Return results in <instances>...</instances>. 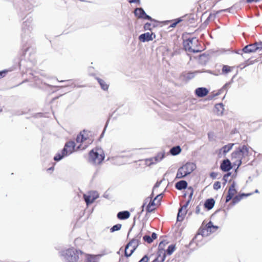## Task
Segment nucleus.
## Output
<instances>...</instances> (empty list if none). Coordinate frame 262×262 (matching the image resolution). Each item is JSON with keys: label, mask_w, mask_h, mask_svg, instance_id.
<instances>
[{"label": "nucleus", "mask_w": 262, "mask_h": 262, "mask_svg": "<svg viewBox=\"0 0 262 262\" xmlns=\"http://www.w3.org/2000/svg\"><path fill=\"white\" fill-rule=\"evenodd\" d=\"M75 146V142L73 141L66 142L61 151L56 154L54 157V160L56 162H59L63 158L69 156L74 150Z\"/></svg>", "instance_id": "1"}, {"label": "nucleus", "mask_w": 262, "mask_h": 262, "mask_svg": "<svg viewBox=\"0 0 262 262\" xmlns=\"http://www.w3.org/2000/svg\"><path fill=\"white\" fill-rule=\"evenodd\" d=\"M83 253L79 250H75L73 248L69 249L62 252V256L65 262H78L80 255Z\"/></svg>", "instance_id": "2"}, {"label": "nucleus", "mask_w": 262, "mask_h": 262, "mask_svg": "<svg viewBox=\"0 0 262 262\" xmlns=\"http://www.w3.org/2000/svg\"><path fill=\"white\" fill-rule=\"evenodd\" d=\"M105 158V155L102 149L100 147H96L89 152V161L93 163L101 164Z\"/></svg>", "instance_id": "3"}, {"label": "nucleus", "mask_w": 262, "mask_h": 262, "mask_svg": "<svg viewBox=\"0 0 262 262\" xmlns=\"http://www.w3.org/2000/svg\"><path fill=\"white\" fill-rule=\"evenodd\" d=\"M196 166L193 163L187 162L178 169L176 179H182L191 173L195 169Z\"/></svg>", "instance_id": "4"}, {"label": "nucleus", "mask_w": 262, "mask_h": 262, "mask_svg": "<svg viewBox=\"0 0 262 262\" xmlns=\"http://www.w3.org/2000/svg\"><path fill=\"white\" fill-rule=\"evenodd\" d=\"M153 195L154 193L152 192L149 197L144 200L142 205V208H144L146 206L145 209L146 212L150 213L155 209V208H154V206L157 205L156 201L159 197L161 196V198L164 195V191L157 195L154 200L152 199Z\"/></svg>", "instance_id": "5"}, {"label": "nucleus", "mask_w": 262, "mask_h": 262, "mask_svg": "<svg viewBox=\"0 0 262 262\" xmlns=\"http://www.w3.org/2000/svg\"><path fill=\"white\" fill-rule=\"evenodd\" d=\"M249 152V147H248L247 145H243L242 146H239L231 153V159H237L239 158L240 156H242L241 158L242 159L243 158L248 156Z\"/></svg>", "instance_id": "6"}, {"label": "nucleus", "mask_w": 262, "mask_h": 262, "mask_svg": "<svg viewBox=\"0 0 262 262\" xmlns=\"http://www.w3.org/2000/svg\"><path fill=\"white\" fill-rule=\"evenodd\" d=\"M202 72L207 73L211 74H214L213 72L210 70H203V71L196 70L194 71H185L181 73V77L184 80L188 81L193 78L196 74Z\"/></svg>", "instance_id": "7"}, {"label": "nucleus", "mask_w": 262, "mask_h": 262, "mask_svg": "<svg viewBox=\"0 0 262 262\" xmlns=\"http://www.w3.org/2000/svg\"><path fill=\"white\" fill-rule=\"evenodd\" d=\"M236 165V162L231 163L228 158L223 160L220 164V168L223 172H230L231 170Z\"/></svg>", "instance_id": "8"}, {"label": "nucleus", "mask_w": 262, "mask_h": 262, "mask_svg": "<svg viewBox=\"0 0 262 262\" xmlns=\"http://www.w3.org/2000/svg\"><path fill=\"white\" fill-rule=\"evenodd\" d=\"M32 21L31 17L28 18L25 21H24L22 25V31L21 38L23 42H26L25 38L27 35H28L30 32V24Z\"/></svg>", "instance_id": "9"}, {"label": "nucleus", "mask_w": 262, "mask_h": 262, "mask_svg": "<svg viewBox=\"0 0 262 262\" xmlns=\"http://www.w3.org/2000/svg\"><path fill=\"white\" fill-rule=\"evenodd\" d=\"M134 14L137 18L143 20H148L151 16L148 15L143 8L137 7L135 9Z\"/></svg>", "instance_id": "10"}, {"label": "nucleus", "mask_w": 262, "mask_h": 262, "mask_svg": "<svg viewBox=\"0 0 262 262\" xmlns=\"http://www.w3.org/2000/svg\"><path fill=\"white\" fill-rule=\"evenodd\" d=\"M155 38L156 34L153 32H145L140 34L138 37L139 40L142 42L151 41Z\"/></svg>", "instance_id": "11"}, {"label": "nucleus", "mask_w": 262, "mask_h": 262, "mask_svg": "<svg viewBox=\"0 0 262 262\" xmlns=\"http://www.w3.org/2000/svg\"><path fill=\"white\" fill-rule=\"evenodd\" d=\"M164 158V151H161L160 154L154 157L150 158L149 159H146V164L147 166H150L152 164H154L157 163L158 162H160Z\"/></svg>", "instance_id": "12"}, {"label": "nucleus", "mask_w": 262, "mask_h": 262, "mask_svg": "<svg viewBox=\"0 0 262 262\" xmlns=\"http://www.w3.org/2000/svg\"><path fill=\"white\" fill-rule=\"evenodd\" d=\"M209 92V90L205 87H199L194 91L195 96L199 98H203L207 96Z\"/></svg>", "instance_id": "13"}, {"label": "nucleus", "mask_w": 262, "mask_h": 262, "mask_svg": "<svg viewBox=\"0 0 262 262\" xmlns=\"http://www.w3.org/2000/svg\"><path fill=\"white\" fill-rule=\"evenodd\" d=\"M242 51L244 53L246 54L256 52L257 50L255 42L245 46L244 48H243Z\"/></svg>", "instance_id": "14"}, {"label": "nucleus", "mask_w": 262, "mask_h": 262, "mask_svg": "<svg viewBox=\"0 0 262 262\" xmlns=\"http://www.w3.org/2000/svg\"><path fill=\"white\" fill-rule=\"evenodd\" d=\"M234 145V143H230L223 146L221 148L219 149V156L221 157V156H220L221 154H222L225 156L226 154L232 149Z\"/></svg>", "instance_id": "15"}, {"label": "nucleus", "mask_w": 262, "mask_h": 262, "mask_svg": "<svg viewBox=\"0 0 262 262\" xmlns=\"http://www.w3.org/2000/svg\"><path fill=\"white\" fill-rule=\"evenodd\" d=\"M182 21H183V19L181 17L172 20H165V26L170 24L167 27V29L168 30L171 28H175L178 24Z\"/></svg>", "instance_id": "16"}, {"label": "nucleus", "mask_w": 262, "mask_h": 262, "mask_svg": "<svg viewBox=\"0 0 262 262\" xmlns=\"http://www.w3.org/2000/svg\"><path fill=\"white\" fill-rule=\"evenodd\" d=\"M138 229H149L151 227L150 223L147 219H143L142 220H139L137 227Z\"/></svg>", "instance_id": "17"}, {"label": "nucleus", "mask_w": 262, "mask_h": 262, "mask_svg": "<svg viewBox=\"0 0 262 262\" xmlns=\"http://www.w3.org/2000/svg\"><path fill=\"white\" fill-rule=\"evenodd\" d=\"M174 187L178 190H182L188 189L189 186H188V183L186 180H181L175 183Z\"/></svg>", "instance_id": "18"}, {"label": "nucleus", "mask_w": 262, "mask_h": 262, "mask_svg": "<svg viewBox=\"0 0 262 262\" xmlns=\"http://www.w3.org/2000/svg\"><path fill=\"white\" fill-rule=\"evenodd\" d=\"M215 201L213 198L207 199L204 203V208L208 211L212 209L214 206Z\"/></svg>", "instance_id": "19"}, {"label": "nucleus", "mask_w": 262, "mask_h": 262, "mask_svg": "<svg viewBox=\"0 0 262 262\" xmlns=\"http://www.w3.org/2000/svg\"><path fill=\"white\" fill-rule=\"evenodd\" d=\"M209 54L204 53L203 54H200L199 56L198 60L199 64L204 66L206 65L207 62L209 60Z\"/></svg>", "instance_id": "20"}, {"label": "nucleus", "mask_w": 262, "mask_h": 262, "mask_svg": "<svg viewBox=\"0 0 262 262\" xmlns=\"http://www.w3.org/2000/svg\"><path fill=\"white\" fill-rule=\"evenodd\" d=\"M138 245V240L136 239H132L129 243L126 245V249L127 250L128 247H131L129 252L130 254H132L135 249L137 248Z\"/></svg>", "instance_id": "21"}, {"label": "nucleus", "mask_w": 262, "mask_h": 262, "mask_svg": "<svg viewBox=\"0 0 262 262\" xmlns=\"http://www.w3.org/2000/svg\"><path fill=\"white\" fill-rule=\"evenodd\" d=\"M182 151V148L180 145H176L172 147L167 154L173 156H177Z\"/></svg>", "instance_id": "22"}, {"label": "nucleus", "mask_w": 262, "mask_h": 262, "mask_svg": "<svg viewBox=\"0 0 262 262\" xmlns=\"http://www.w3.org/2000/svg\"><path fill=\"white\" fill-rule=\"evenodd\" d=\"M217 14H216V12L214 13H210L206 19L201 25V27L205 28L211 20H213L216 18Z\"/></svg>", "instance_id": "23"}, {"label": "nucleus", "mask_w": 262, "mask_h": 262, "mask_svg": "<svg viewBox=\"0 0 262 262\" xmlns=\"http://www.w3.org/2000/svg\"><path fill=\"white\" fill-rule=\"evenodd\" d=\"M194 41L198 42V40L196 39V38L195 37H193V38H188L186 40H184L183 46L186 51H188V48L189 47H192L191 46H190V45H192L194 42Z\"/></svg>", "instance_id": "24"}, {"label": "nucleus", "mask_w": 262, "mask_h": 262, "mask_svg": "<svg viewBox=\"0 0 262 262\" xmlns=\"http://www.w3.org/2000/svg\"><path fill=\"white\" fill-rule=\"evenodd\" d=\"M214 111L219 116H222L224 111V105L222 102L217 103L214 106Z\"/></svg>", "instance_id": "25"}, {"label": "nucleus", "mask_w": 262, "mask_h": 262, "mask_svg": "<svg viewBox=\"0 0 262 262\" xmlns=\"http://www.w3.org/2000/svg\"><path fill=\"white\" fill-rule=\"evenodd\" d=\"M130 212L127 210L121 211L118 212L117 216L119 220H126L129 217Z\"/></svg>", "instance_id": "26"}, {"label": "nucleus", "mask_w": 262, "mask_h": 262, "mask_svg": "<svg viewBox=\"0 0 262 262\" xmlns=\"http://www.w3.org/2000/svg\"><path fill=\"white\" fill-rule=\"evenodd\" d=\"M181 17L182 18L183 21L187 20L189 22L190 24H193L194 23L195 18V15L194 14H185Z\"/></svg>", "instance_id": "27"}, {"label": "nucleus", "mask_w": 262, "mask_h": 262, "mask_svg": "<svg viewBox=\"0 0 262 262\" xmlns=\"http://www.w3.org/2000/svg\"><path fill=\"white\" fill-rule=\"evenodd\" d=\"M95 78L103 90L107 91L108 89L109 85L107 84L104 80L98 77H96Z\"/></svg>", "instance_id": "28"}, {"label": "nucleus", "mask_w": 262, "mask_h": 262, "mask_svg": "<svg viewBox=\"0 0 262 262\" xmlns=\"http://www.w3.org/2000/svg\"><path fill=\"white\" fill-rule=\"evenodd\" d=\"M149 21L152 23V28H156L159 26L162 27L164 25V21H159L151 17V18L148 19Z\"/></svg>", "instance_id": "29"}, {"label": "nucleus", "mask_w": 262, "mask_h": 262, "mask_svg": "<svg viewBox=\"0 0 262 262\" xmlns=\"http://www.w3.org/2000/svg\"><path fill=\"white\" fill-rule=\"evenodd\" d=\"M158 255L157 258L152 262H163L164 261V251L162 249H159Z\"/></svg>", "instance_id": "30"}, {"label": "nucleus", "mask_w": 262, "mask_h": 262, "mask_svg": "<svg viewBox=\"0 0 262 262\" xmlns=\"http://www.w3.org/2000/svg\"><path fill=\"white\" fill-rule=\"evenodd\" d=\"M157 238V234L155 233H152L151 236L149 235H146L143 237L144 240L148 243H151L153 239Z\"/></svg>", "instance_id": "31"}, {"label": "nucleus", "mask_w": 262, "mask_h": 262, "mask_svg": "<svg viewBox=\"0 0 262 262\" xmlns=\"http://www.w3.org/2000/svg\"><path fill=\"white\" fill-rule=\"evenodd\" d=\"M243 199L241 193H239L237 195H235L233 198L232 202L229 204V206H233L236 203H238Z\"/></svg>", "instance_id": "32"}, {"label": "nucleus", "mask_w": 262, "mask_h": 262, "mask_svg": "<svg viewBox=\"0 0 262 262\" xmlns=\"http://www.w3.org/2000/svg\"><path fill=\"white\" fill-rule=\"evenodd\" d=\"M88 262H96L101 255H86Z\"/></svg>", "instance_id": "33"}, {"label": "nucleus", "mask_w": 262, "mask_h": 262, "mask_svg": "<svg viewBox=\"0 0 262 262\" xmlns=\"http://www.w3.org/2000/svg\"><path fill=\"white\" fill-rule=\"evenodd\" d=\"M187 211L185 210L183 213L182 211H180V210L178 209V212L177 214V222H182L184 220V217L186 214Z\"/></svg>", "instance_id": "34"}, {"label": "nucleus", "mask_w": 262, "mask_h": 262, "mask_svg": "<svg viewBox=\"0 0 262 262\" xmlns=\"http://www.w3.org/2000/svg\"><path fill=\"white\" fill-rule=\"evenodd\" d=\"M237 162H238L237 167L236 168H234V173L233 174L231 173V177L233 179H235L237 177L238 168L242 164V158H240L239 160H238Z\"/></svg>", "instance_id": "35"}, {"label": "nucleus", "mask_w": 262, "mask_h": 262, "mask_svg": "<svg viewBox=\"0 0 262 262\" xmlns=\"http://www.w3.org/2000/svg\"><path fill=\"white\" fill-rule=\"evenodd\" d=\"M84 199L86 205L91 204L95 201V198H92L90 194L88 195H84Z\"/></svg>", "instance_id": "36"}, {"label": "nucleus", "mask_w": 262, "mask_h": 262, "mask_svg": "<svg viewBox=\"0 0 262 262\" xmlns=\"http://www.w3.org/2000/svg\"><path fill=\"white\" fill-rule=\"evenodd\" d=\"M232 70V68L228 66V65H223V67L222 69V74L225 75L227 74L230 72H231Z\"/></svg>", "instance_id": "37"}, {"label": "nucleus", "mask_w": 262, "mask_h": 262, "mask_svg": "<svg viewBox=\"0 0 262 262\" xmlns=\"http://www.w3.org/2000/svg\"><path fill=\"white\" fill-rule=\"evenodd\" d=\"M204 221L203 222L202 225L198 229H211L213 226V223L212 221H210L208 223H207L205 227H204Z\"/></svg>", "instance_id": "38"}, {"label": "nucleus", "mask_w": 262, "mask_h": 262, "mask_svg": "<svg viewBox=\"0 0 262 262\" xmlns=\"http://www.w3.org/2000/svg\"><path fill=\"white\" fill-rule=\"evenodd\" d=\"M87 138L84 136L83 134L80 132L76 137V141L77 143H82L85 140H86Z\"/></svg>", "instance_id": "39"}, {"label": "nucleus", "mask_w": 262, "mask_h": 262, "mask_svg": "<svg viewBox=\"0 0 262 262\" xmlns=\"http://www.w3.org/2000/svg\"><path fill=\"white\" fill-rule=\"evenodd\" d=\"M235 192L231 191V190H228L227 194L226 197V203L229 202L232 198H234L233 196Z\"/></svg>", "instance_id": "40"}, {"label": "nucleus", "mask_w": 262, "mask_h": 262, "mask_svg": "<svg viewBox=\"0 0 262 262\" xmlns=\"http://www.w3.org/2000/svg\"><path fill=\"white\" fill-rule=\"evenodd\" d=\"M212 230H199V232L196 234L195 236V238H198L200 235H201L202 236H207L209 235Z\"/></svg>", "instance_id": "41"}, {"label": "nucleus", "mask_w": 262, "mask_h": 262, "mask_svg": "<svg viewBox=\"0 0 262 262\" xmlns=\"http://www.w3.org/2000/svg\"><path fill=\"white\" fill-rule=\"evenodd\" d=\"M152 23L151 22H147L144 24L143 29L145 31L148 30L151 31L152 29Z\"/></svg>", "instance_id": "42"}, {"label": "nucleus", "mask_w": 262, "mask_h": 262, "mask_svg": "<svg viewBox=\"0 0 262 262\" xmlns=\"http://www.w3.org/2000/svg\"><path fill=\"white\" fill-rule=\"evenodd\" d=\"M229 177H231V172H227L223 176L222 180L223 181V184L224 186H225L227 184L228 182V178Z\"/></svg>", "instance_id": "43"}, {"label": "nucleus", "mask_w": 262, "mask_h": 262, "mask_svg": "<svg viewBox=\"0 0 262 262\" xmlns=\"http://www.w3.org/2000/svg\"><path fill=\"white\" fill-rule=\"evenodd\" d=\"M255 61L256 60H250L249 59L246 60L244 63L241 64V66H244L242 69L245 68L247 66L254 64Z\"/></svg>", "instance_id": "44"}, {"label": "nucleus", "mask_w": 262, "mask_h": 262, "mask_svg": "<svg viewBox=\"0 0 262 262\" xmlns=\"http://www.w3.org/2000/svg\"><path fill=\"white\" fill-rule=\"evenodd\" d=\"M187 190H188V191H189V192L188 194V200H190L191 201V200H192V198L193 196V195L194 189H193V187L192 186H190L188 187Z\"/></svg>", "instance_id": "45"}, {"label": "nucleus", "mask_w": 262, "mask_h": 262, "mask_svg": "<svg viewBox=\"0 0 262 262\" xmlns=\"http://www.w3.org/2000/svg\"><path fill=\"white\" fill-rule=\"evenodd\" d=\"M176 250V247L174 245H171L168 246L166 250V252L168 255H171Z\"/></svg>", "instance_id": "46"}, {"label": "nucleus", "mask_w": 262, "mask_h": 262, "mask_svg": "<svg viewBox=\"0 0 262 262\" xmlns=\"http://www.w3.org/2000/svg\"><path fill=\"white\" fill-rule=\"evenodd\" d=\"M221 187V183L220 181H216L213 185V188L214 190H217Z\"/></svg>", "instance_id": "47"}, {"label": "nucleus", "mask_w": 262, "mask_h": 262, "mask_svg": "<svg viewBox=\"0 0 262 262\" xmlns=\"http://www.w3.org/2000/svg\"><path fill=\"white\" fill-rule=\"evenodd\" d=\"M234 6L227 9H222L216 11V14H220L223 12H231V10L233 8Z\"/></svg>", "instance_id": "48"}, {"label": "nucleus", "mask_w": 262, "mask_h": 262, "mask_svg": "<svg viewBox=\"0 0 262 262\" xmlns=\"http://www.w3.org/2000/svg\"><path fill=\"white\" fill-rule=\"evenodd\" d=\"M236 185V183L235 181H233L228 190H231V191L237 192V190L235 188Z\"/></svg>", "instance_id": "49"}, {"label": "nucleus", "mask_w": 262, "mask_h": 262, "mask_svg": "<svg viewBox=\"0 0 262 262\" xmlns=\"http://www.w3.org/2000/svg\"><path fill=\"white\" fill-rule=\"evenodd\" d=\"M90 194L92 198H95V201L99 198V193L96 191H93L92 192H90Z\"/></svg>", "instance_id": "50"}, {"label": "nucleus", "mask_w": 262, "mask_h": 262, "mask_svg": "<svg viewBox=\"0 0 262 262\" xmlns=\"http://www.w3.org/2000/svg\"><path fill=\"white\" fill-rule=\"evenodd\" d=\"M163 181H164V177H163V178L162 179V180L160 181H157L155 184L154 185V187H153V189H152V192H154V190L156 189V188H157L159 187V186L160 185V184H161V183L163 182Z\"/></svg>", "instance_id": "51"}, {"label": "nucleus", "mask_w": 262, "mask_h": 262, "mask_svg": "<svg viewBox=\"0 0 262 262\" xmlns=\"http://www.w3.org/2000/svg\"><path fill=\"white\" fill-rule=\"evenodd\" d=\"M188 51L189 52H191V53H199V52H200L201 51V50H200L199 49H193L192 48V47H189L188 48Z\"/></svg>", "instance_id": "52"}, {"label": "nucleus", "mask_w": 262, "mask_h": 262, "mask_svg": "<svg viewBox=\"0 0 262 262\" xmlns=\"http://www.w3.org/2000/svg\"><path fill=\"white\" fill-rule=\"evenodd\" d=\"M255 44L257 50H262V41H256Z\"/></svg>", "instance_id": "53"}, {"label": "nucleus", "mask_w": 262, "mask_h": 262, "mask_svg": "<svg viewBox=\"0 0 262 262\" xmlns=\"http://www.w3.org/2000/svg\"><path fill=\"white\" fill-rule=\"evenodd\" d=\"M7 73L8 70H3L2 71H0V79L5 77Z\"/></svg>", "instance_id": "54"}, {"label": "nucleus", "mask_w": 262, "mask_h": 262, "mask_svg": "<svg viewBox=\"0 0 262 262\" xmlns=\"http://www.w3.org/2000/svg\"><path fill=\"white\" fill-rule=\"evenodd\" d=\"M122 225L121 224H117L114 225L110 229H121Z\"/></svg>", "instance_id": "55"}, {"label": "nucleus", "mask_w": 262, "mask_h": 262, "mask_svg": "<svg viewBox=\"0 0 262 262\" xmlns=\"http://www.w3.org/2000/svg\"><path fill=\"white\" fill-rule=\"evenodd\" d=\"M217 172H214V171H212L210 173V178H211L212 179H215L216 178V177L217 176Z\"/></svg>", "instance_id": "56"}, {"label": "nucleus", "mask_w": 262, "mask_h": 262, "mask_svg": "<svg viewBox=\"0 0 262 262\" xmlns=\"http://www.w3.org/2000/svg\"><path fill=\"white\" fill-rule=\"evenodd\" d=\"M240 193L243 199L244 197H248V196H249L252 195L253 194V192H250V193L240 192Z\"/></svg>", "instance_id": "57"}, {"label": "nucleus", "mask_w": 262, "mask_h": 262, "mask_svg": "<svg viewBox=\"0 0 262 262\" xmlns=\"http://www.w3.org/2000/svg\"><path fill=\"white\" fill-rule=\"evenodd\" d=\"M108 122H109V119L107 121V122H106V124L105 125V126H104V128L103 129V130L102 132V133H101L100 136V139L102 138L103 137V135H104V134L105 132V130H106V128L108 125Z\"/></svg>", "instance_id": "58"}, {"label": "nucleus", "mask_w": 262, "mask_h": 262, "mask_svg": "<svg viewBox=\"0 0 262 262\" xmlns=\"http://www.w3.org/2000/svg\"><path fill=\"white\" fill-rule=\"evenodd\" d=\"M130 248H131V247H128V250H127L126 246L125 247V255L126 257H129V256H130L132 255V254H129Z\"/></svg>", "instance_id": "59"}, {"label": "nucleus", "mask_w": 262, "mask_h": 262, "mask_svg": "<svg viewBox=\"0 0 262 262\" xmlns=\"http://www.w3.org/2000/svg\"><path fill=\"white\" fill-rule=\"evenodd\" d=\"M232 53L241 55L243 58H245V57L243 56V53H244L242 52V49L241 50L239 49V50H236L234 51H232Z\"/></svg>", "instance_id": "60"}, {"label": "nucleus", "mask_w": 262, "mask_h": 262, "mask_svg": "<svg viewBox=\"0 0 262 262\" xmlns=\"http://www.w3.org/2000/svg\"><path fill=\"white\" fill-rule=\"evenodd\" d=\"M230 85L228 83L226 82L223 86L222 89H224L225 91H226V93L228 91V88L230 87Z\"/></svg>", "instance_id": "61"}, {"label": "nucleus", "mask_w": 262, "mask_h": 262, "mask_svg": "<svg viewBox=\"0 0 262 262\" xmlns=\"http://www.w3.org/2000/svg\"><path fill=\"white\" fill-rule=\"evenodd\" d=\"M215 97H216L215 94H212V95H208L206 98V100H211L212 99H213Z\"/></svg>", "instance_id": "62"}, {"label": "nucleus", "mask_w": 262, "mask_h": 262, "mask_svg": "<svg viewBox=\"0 0 262 262\" xmlns=\"http://www.w3.org/2000/svg\"><path fill=\"white\" fill-rule=\"evenodd\" d=\"M157 101H154V103L158 106H159L160 107H161V105L160 104H162V105H163L164 103L162 101H160V100H157Z\"/></svg>", "instance_id": "63"}, {"label": "nucleus", "mask_w": 262, "mask_h": 262, "mask_svg": "<svg viewBox=\"0 0 262 262\" xmlns=\"http://www.w3.org/2000/svg\"><path fill=\"white\" fill-rule=\"evenodd\" d=\"M148 258L147 256H144L139 262H148Z\"/></svg>", "instance_id": "64"}]
</instances>
